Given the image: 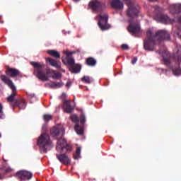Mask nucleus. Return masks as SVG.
Masks as SVG:
<instances>
[{
    "instance_id": "obj_1",
    "label": "nucleus",
    "mask_w": 181,
    "mask_h": 181,
    "mask_svg": "<svg viewBox=\"0 0 181 181\" xmlns=\"http://www.w3.org/2000/svg\"><path fill=\"white\" fill-rule=\"evenodd\" d=\"M50 132L52 136L57 140V151L61 153L57 154V160L63 165H69L71 163V159L66 153L71 151L72 147L66 144L65 139H62L65 134V129L62 126H57L52 128Z\"/></svg>"
},
{
    "instance_id": "obj_2",
    "label": "nucleus",
    "mask_w": 181,
    "mask_h": 181,
    "mask_svg": "<svg viewBox=\"0 0 181 181\" xmlns=\"http://www.w3.org/2000/svg\"><path fill=\"white\" fill-rule=\"evenodd\" d=\"M88 8L92 11L93 13H98L95 17V19L98 21V25L103 31L110 29V24H108V14L103 13L106 9V4L99 0H93L89 1Z\"/></svg>"
},
{
    "instance_id": "obj_3",
    "label": "nucleus",
    "mask_w": 181,
    "mask_h": 181,
    "mask_svg": "<svg viewBox=\"0 0 181 181\" xmlns=\"http://www.w3.org/2000/svg\"><path fill=\"white\" fill-rule=\"evenodd\" d=\"M162 40H170V33L165 30H159L154 33L151 30L146 31V37L144 40V49L153 52L158 43Z\"/></svg>"
},
{
    "instance_id": "obj_4",
    "label": "nucleus",
    "mask_w": 181,
    "mask_h": 181,
    "mask_svg": "<svg viewBox=\"0 0 181 181\" xmlns=\"http://www.w3.org/2000/svg\"><path fill=\"white\" fill-rule=\"evenodd\" d=\"M30 64L34 68V75L36 76L37 78L42 81H48V76L52 79H59L61 78V74L56 70L47 69H46V73L42 69H44L45 65L41 64L38 62H30Z\"/></svg>"
},
{
    "instance_id": "obj_5",
    "label": "nucleus",
    "mask_w": 181,
    "mask_h": 181,
    "mask_svg": "<svg viewBox=\"0 0 181 181\" xmlns=\"http://www.w3.org/2000/svg\"><path fill=\"white\" fill-rule=\"evenodd\" d=\"M0 79H1L2 82L8 86L10 90H12L11 95H10L8 98H6V101L9 103V105H13L16 100H20V99H15V97L17 95V89L16 86H15L13 82L8 78L5 75L0 76Z\"/></svg>"
},
{
    "instance_id": "obj_6",
    "label": "nucleus",
    "mask_w": 181,
    "mask_h": 181,
    "mask_svg": "<svg viewBox=\"0 0 181 181\" xmlns=\"http://www.w3.org/2000/svg\"><path fill=\"white\" fill-rule=\"evenodd\" d=\"M37 144L40 146V149L42 153H47V151L53 147V144L50 141V136L46 133L42 134L41 136H40Z\"/></svg>"
},
{
    "instance_id": "obj_7",
    "label": "nucleus",
    "mask_w": 181,
    "mask_h": 181,
    "mask_svg": "<svg viewBox=\"0 0 181 181\" xmlns=\"http://www.w3.org/2000/svg\"><path fill=\"white\" fill-rule=\"evenodd\" d=\"M128 9L126 11V15L128 18H134L139 16L140 6L137 2L128 1L127 2Z\"/></svg>"
},
{
    "instance_id": "obj_8",
    "label": "nucleus",
    "mask_w": 181,
    "mask_h": 181,
    "mask_svg": "<svg viewBox=\"0 0 181 181\" xmlns=\"http://www.w3.org/2000/svg\"><path fill=\"white\" fill-rule=\"evenodd\" d=\"M70 119L73 122L76 123L75 131H76V134H80V135L83 134V128L81 127V126H79L78 122L80 121V122L82 124H84V123L86 122V118H85L84 115H80V119L78 118V117L77 115H73L72 116L70 117Z\"/></svg>"
},
{
    "instance_id": "obj_9",
    "label": "nucleus",
    "mask_w": 181,
    "mask_h": 181,
    "mask_svg": "<svg viewBox=\"0 0 181 181\" xmlns=\"http://www.w3.org/2000/svg\"><path fill=\"white\" fill-rule=\"evenodd\" d=\"M154 9H155L156 12H158V13H156V14L155 16V20L156 21L160 22L163 24H166L168 22H169L170 18L168 16H165V15L162 14L161 13H160V6H155Z\"/></svg>"
},
{
    "instance_id": "obj_10",
    "label": "nucleus",
    "mask_w": 181,
    "mask_h": 181,
    "mask_svg": "<svg viewBox=\"0 0 181 181\" xmlns=\"http://www.w3.org/2000/svg\"><path fill=\"white\" fill-rule=\"evenodd\" d=\"M16 177L21 180H30L33 177V173L26 170H20L16 173Z\"/></svg>"
},
{
    "instance_id": "obj_11",
    "label": "nucleus",
    "mask_w": 181,
    "mask_h": 181,
    "mask_svg": "<svg viewBox=\"0 0 181 181\" xmlns=\"http://www.w3.org/2000/svg\"><path fill=\"white\" fill-rule=\"evenodd\" d=\"M6 76L8 78H17V77L21 76V72L18 69L10 67V66H6Z\"/></svg>"
},
{
    "instance_id": "obj_12",
    "label": "nucleus",
    "mask_w": 181,
    "mask_h": 181,
    "mask_svg": "<svg viewBox=\"0 0 181 181\" xmlns=\"http://www.w3.org/2000/svg\"><path fill=\"white\" fill-rule=\"evenodd\" d=\"M129 23H130V24H129L127 27L128 32L133 36L139 33L140 31V25L139 23H134L132 20H129Z\"/></svg>"
},
{
    "instance_id": "obj_13",
    "label": "nucleus",
    "mask_w": 181,
    "mask_h": 181,
    "mask_svg": "<svg viewBox=\"0 0 181 181\" xmlns=\"http://www.w3.org/2000/svg\"><path fill=\"white\" fill-rule=\"evenodd\" d=\"M27 103L25 100L21 98V100H16L15 103H13L12 105H10L14 110L15 107H18L20 110H25L26 107Z\"/></svg>"
},
{
    "instance_id": "obj_14",
    "label": "nucleus",
    "mask_w": 181,
    "mask_h": 181,
    "mask_svg": "<svg viewBox=\"0 0 181 181\" xmlns=\"http://www.w3.org/2000/svg\"><path fill=\"white\" fill-rule=\"evenodd\" d=\"M46 62L49 64V66L54 67L55 69H61L62 63L59 60H57L51 57H47L46 58Z\"/></svg>"
},
{
    "instance_id": "obj_15",
    "label": "nucleus",
    "mask_w": 181,
    "mask_h": 181,
    "mask_svg": "<svg viewBox=\"0 0 181 181\" xmlns=\"http://www.w3.org/2000/svg\"><path fill=\"white\" fill-rule=\"evenodd\" d=\"M63 109L64 112L70 114L72 113L74 110V107L70 104V100H63Z\"/></svg>"
},
{
    "instance_id": "obj_16",
    "label": "nucleus",
    "mask_w": 181,
    "mask_h": 181,
    "mask_svg": "<svg viewBox=\"0 0 181 181\" xmlns=\"http://www.w3.org/2000/svg\"><path fill=\"white\" fill-rule=\"evenodd\" d=\"M110 6H112V8L115 10H123L124 3L120 0H112L110 1Z\"/></svg>"
},
{
    "instance_id": "obj_17",
    "label": "nucleus",
    "mask_w": 181,
    "mask_h": 181,
    "mask_svg": "<svg viewBox=\"0 0 181 181\" xmlns=\"http://www.w3.org/2000/svg\"><path fill=\"white\" fill-rule=\"evenodd\" d=\"M171 14H179L181 12V4H173L170 6Z\"/></svg>"
},
{
    "instance_id": "obj_18",
    "label": "nucleus",
    "mask_w": 181,
    "mask_h": 181,
    "mask_svg": "<svg viewBox=\"0 0 181 181\" xmlns=\"http://www.w3.org/2000/svg\"><path fill=\"white\" fill-rule=\"evenodd\" d=\"M69 71L72 73V74H79L81 72V65L76 64H74V65H70L69 66Z\"/></svg>"
},
{
    "instance_id": "obj_19",
    "label": "nucleus",
    "mask_w": 181,
    "mask_h": 181,
    "mask_svg": "<svg viewBox=\"0 0 181 181\" xmlns=\"http://www.w3.org/2000/svg\"><path fill=\"white\" fill-rule=\"evenodd\" d=\"M62 62L64 65L68 64V66H74L75 64V59L74 58L71 57H66V60L64 59H62Z\"/></svg>"
},
{
    "instance_id": "obj_20",
    "label": "nucleus",
    "mask_w": 181,
    "mask_h": 181,
    "mask_svg": "<svg viewBox=\"0 0 181 181\" xmlns=\"http://www.w3.org/2000/svg\"><path fill=\"white\" fill-rule=\"evenodd\" d=\"M86 64L88 66H95L97 64V61L93 57H88L86 59Z\"/></svg>"
},
{
    "instance_id": "obj_21",
    "label": "nucleus",
    "mask_w": 181,
    "mask_h": 181,
    "mask_svg": "<svg viewBox=\"0 0 181 181\" xmlns=\"http://www.w3.org/2000/svg\"><path fill=\"white\" fill-rule=\"evenodd\" d=\"M171 70H173V74L175 76H180L181 74V69L180 68V64H177L175 66H171Z\"/></svg>"
},
{
    "instance_id": "obj_22",
    "label": "nucleus",
    "mask_w": 181,
    "mask_h": 181,
    "mask_svg": "<svg viewBox=\"0 0 181 181\" xmlns=\"http://www.w3.org/2000/svg\"><path fill=\"white\" fill-rule=\"evenodd\" d=\"M47 54L54 59H58L60 58V53L57 50H47Z\"/></svg>"
},
{
    "instance_id": "obj_23",
    "label": "nucleus",
    "mask_w": 181,
    "mask_h": 181,
    "mask_svg": "<svg viewBox=\"0 0 181 181\" xmlns=\"http://www.w3.org/2000/svg\"><path fill=\"white\" fill-rule=\"evenodd\" d=\"M81 158V147H77L75 154H74V158L75 160H78Z\"/></svg>"
},
{
    "instance_id": "obj_24",
    "label": "nucleus",
    "mask_w": 181,
    "mask_h": 181,
    "mask_svg": "<svg viewBox=\"0 0 181 181\" xmlns=\"http://www.w3.org/2000/svg\"><path fill=\"white\" fill-rule=\"evenodd\" d=\"M81 81L83 82H85L86 83L90 84V83H93V79L91 78L90 76H83Z\"/></svg>"
},
{
    "instance_id": "obj_25",
    "label": "nucleus",
    "mask_w": 181,
    "mask_h": 181,
    "mask_svg": "<svg viewBox=\"0 0 181 181\" xmlns=\"http://www.w3.org/2000/svg\"><path fill=\"white\" fill-rule=\"evenodd\" d=\"M28 100H31V103H33V101H36V100H37V98H36L35 93H28Z\"/></svg>"
},
{
    "instance_id": "obj_26",
    "label": "nucleus",
    "mask_w": 181,
    "mask_h": 181,
    "mask_svg": "<svg viewBox=\"0 0 181 181\" xmlns=\"http://www.w3.org/2000/svg\"><path fill=\"white\" fill-rule=\"evenodd\" d=\"M163 62L167 66H170V60L169 58L163 57Z\"/></svg>"
},
{
    "instance_id": "obj_27",
    "label": "nucleus",
    "mask_w": 181,
    "mask_h": 181,
    "mask_svg": "<svg viewBox=\"0 0 181 181\" xmlns=\"http://www.w3.org/2000/svg\"><path fill=\"white\" fill-rule=\"evenodd\" d=\"M4 107L0 103V119H4L5 118V115L4 113Z\"/></svg>"
},
{
    "instance_id": "obj_28",
    "label": "nucleus",
    "mask_w": 181,
    "mask_h": 181,
    "mask_svg": "<svg viewBox=\"0 0 181 181\" xmlns=\"http://www.w3.org/2000/svg\"><path fill=\"white\" fill-rule=\"evenodd\" d=\"M64 54H66V57H71L72 54H76V51H73V52L64 51Z\"/></svg>"
},
{
    "instance_id": "obj_29",
    "label": "nucleus",
    "mask_w": 181,
    "mask_h": 181,
    "mask_svg": "<svg viewBox=\"0 0 181 181\" xmlns=\"http://www.w3.org/2000/svg\"><path fill=\"white\" fill-rule=\"evenodd\" d=\"M52 117L49 115H43V120L45 122H48L49 120H52Z\"/></svg>"
},
{
    "instance_id": "obj_30",
    "label": "nucleus",
    "mask_w": 181,
    "mask_h": 181,
    "mask_svg": "<svg viewBox=\"0 0 181 181\" xmlns=\"http://www.w3.org/2000/svg\"><path fill=\"white\" fill-rule=\"evenodd\" d=\"M64 83L62 81L60 82H55V86L57 88H60L61 87H63Z\"/></svg>"
},
{
    "instance_id": "obj_31",
    "label": "nucleus",
    "mask_w": 181,
    "mask_h": 181,
    "mask_svg": "<svg viewBox=\"0 0 181 181\" xmlns=\"http://www.w3.org/2000/svg\"><path fill=\"white\" fill-rule=\"evenodd\" d=\"M121 48L122 50H128L129 49V47L127 44H122L121 45Z\"/></svg>"
},
{
    "instance_id": "obj_32",
    "label": "nucleus",
    "mask_w": 181,
    "mask_h": 181,
    "mask_svg": "<svg viewBox=\"0 0 181 181\" xmlns=\"http://www.w3.org/2000/svg\"><path fill=\"white\" fill-rule=\"evenodd\" d=\"M49 88H56V81H52V83L48 84Z\"/></svg>"
},
{
    "instance_id": "obj_33",
    "label": "nucleus",
    "mask_w": 181,
    "mask_h": 181,
    "mask_svg": "<svg viewBox=\"0 0 181 181\" xmlns=\"http://www.w3.org/2000/svg\"><path fill=\"white\" fill-rule=\"evenodd\" d=\"M66 97H67L66 93H62V95L60 96V98L62 100H66Z\"/></svg>"
},
{
    "instance_id": "obj_34",
    "label": "nucleus",
    "mask_w": 181,
    "mask_h": 181,
    "mask_svg": "<svg viewBox=\"0 0 181 181\" xmlns=\"http://www.w3.org/2000/svg\"><path fill=\"white\" fill-rule=\"evenodd\" d=\"M137 61V58L134 57L133 59H132V64H135Z\"/></svg>"
},
{
    "instance_id": "obj_35",
    "label": "nucleus",
    "mask_w": 181,
    "mask_h": 181,
    "mask_svg": "<svg viewBox=\"0 0 181 181\" xmlns=\"http://www.w3.org/2000/svg\"><path fill=\"white\" fill-rule=\"evenodd\" d=\"M70 86H71V82L68 81V82L66 83V87L69 88Z\"/></svg>"
},
{
    "instance_id": "obj_36",
    "label": "nucleus",
    "mask_w": 181,
    "mask_h": 181,
    "mask_svg": "<svg viewBox=\"0 0 181 181\" xmlns=\"http://www.w3.org/2000/svg\"><path fill=\"white\" fill-rule=\"evenodd\" d=\"M12 171L11 168H8L7 169L5 170V173H11Z\"/></svg>"
},
{
    "instance_id": "obj_37",
    "label": "nucleus",
    "mask_w": 181,
    "mask_h": 181,
    "mask_svg": "<svg viewBox=\"0 0 181 181\" xmlns=\"http://www.w3.org/2000/svg\"><path fill=\"white\" fill-rule=\"evenodd\" d=\"M177 36L179 37L180 40H181V31L177 32Z\"/></svg>"
},
{
    "instance_id": "obj_38",
    "label": "nucleus",
    "mask_w": 181,
    "mask_h": 181,
    "mask_svg": "<svg viewBox=\"0 0 181 181\" xmlns=\"http://www.w3.org/2000/svg\"><path fill=\"white\" fill-rule=\"evenodd\" d=\"M57 69L59 70V71H61L63 72V73H65V72H66L65 69H63L62 67H60V69Z\"/></svg>"
},
{
    "instance_id": "obj_39",
    "label": "nucleus",
    "mask_w": 181,
    "mask_h": 181,
    "mask_svg": "<svg viewBox=\"0 0 181 181\" xmlns=\"http://www.w3.org/2000/svg\"><path fill=\"white\" fill-rule=\"evenodd\" d=\"M181 62V55L177 57V62Z\"/></svg>"
},
{
    "instance_id": "obj_40",
    "label": "nucleus",
    "mask_w": 181,
    "mask_h": 181,
    "mask_svg": "<svg viewBox=\"0 0 181 181\" xmlns=\"http://www.w3.org/2000/svg\"><path fill=\"white\" fill-rule=\"evenodd\" d=\"M81 0H73L74 2L75 3H78Z\"/></svg>"
},
{
    "instance_id": "obj_41",
    "label": "nucleus",
    "mask_w": 181,
    "mask_h": 181,
    "mask_svg": "<svg viewBox=\"0 0 181 181\" xmlns=\"http://www.w3.org/2000/svg\"><path fill=\"white\" fill-rule=\"evenodd\" d=\"M177 22H178L179 23H181V17H179V19L177 20Z\"/></svg>"
},
{
    "instance_id": "obj_42",
    "label": "nucleus",
    "mask_w": 181,
    "mask_h": 181,
    "mask_svg": "<svg viewBox=\"0 0 181 181\" xmlns=\"http://www.w3.org/2000/svg\"><path fill=\"white\" fill-rule=\"evenodd\" d=\"M4 179V176H2L1 175H0V180H3Z\"/></svg>"
},
{
    "instance_id": "obj_43",
    "label": "nucleus",
    "mask_w": 181,
    "mask_h": 181,
    "mask_svg": "<svg viewBox=\"0 0 181 181\" xmlns=\"http://www.w3.org/2000/svg\"><path fill=\"white\" fill-rule=\"evenodd\" d=\"M149 1L153 2V1H156L158 0H148Z\"/></svg>"
},
{
    "instance_id": "obj_44",
    "label": "nucleus",
    "mask_w": 181,
    "mask_h": 181,
    "mask_svg": "<svg viewBox=\"0 0 181 181\" xmlns=\"http://www.w3.org/2000/svg\"><path fill=\"white\" fill-rule=\"evenodd\" d=\"M0 23L3 24V23H4V21H0Z\"/></svg>"
},
{
    "instance_id": "obj_45",
    "label": "nucleus",
    "mask_w": 181,
    "mask_h": 181,
    "mask_svg": "<svg viewBox=\"0 0 181 181\" xmlns=\"http://www.w3.org/2000/svg\"><path fill=\"white\" fill-rule=\"evenodd\" d=\"M1 18H2V17H1V16H0V20H1Z\"/></svg>"
},
{
    "instance_id": "obj_46",
    "label": "nucleus",
    "mask_w": 181,
    "mask_h": 181,
    "mask_svg": "<svg viewBox=\"0 0 181 181\" xmlns=\"http://www.w3.org/2000/svg\"><path fill=\"white\" fill-rule=\"evenodd\" d=\"M1 136V135L0 134V137Z\"/></svg>"
}]
</instances>
